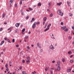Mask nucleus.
Wrapping results in <instances>:
<instances>
[{
    "label": "nucleus",
    "mask_w": 74,
    "mask_h": 74,
    "mask_svg": "<svg viewBox=\"0 0 74 74\" xmlns=\"http://www.w3.org/2000/svg\"><path fill=\"white\" fill-rule=\"evenodd\" d=\"M12 41L13 43H14V42H15V39H13L12 40Z\"/></svg>",
    "instance_id": "obj_30"
},
{
    "label": "nucleus",
    "mask_w": 74,
    "mask_h": 74,
    "mask_svg": "<svg viewBox=\"0 0 74 74\" xmlns=\"http://www.w3.org/2000/svg\"><path fill=\"white\" fill-rule=\"evenodd\" d=\"M19 25H20V23H16L15 24V26H16V27H19Z\"/></svg>",
    "instance_id": "obj_5"
},
{
    "label": "nucleus",
    "mask_w": 74,
    "mask_h": 74,
    "mask_svg": "<svg viewBox=\"0 0 74 74\" xmlns=\"http://www.w3.org/2000/svg\"><path fill=\"white\" fill-rule=\"evenodd\" d=\"M3 30V28H1L0 29V32H1Z\"/></svg>",
    "instance_id": "obj_39"
},
{
    "label": "nucleus",
    "mask_w": 74,
    "mask_h": 74,
    "mask_svg": "<svg viewBox=\"0 0 74 74\" xmlns=\"http://www.w3.org/2000/svg\"><path fill=\"white\" fill-rule=\"evenodd\" d=\"M7 40L8 42H10V40L9 39H7Z\"/></svg>",
    "instance_id": "obj_36"
},
{
    "label": "nucleus",
    "mask_w": 74,
    "mask_h": 74,
    "mask_svg": "<svg viewBox=\"0 0 74 74\" xmlns=\"http://www.w3.org/2000/svg\"><path fill=\"white\" fill-rule=\"evenodd\" d=\"M65 32H68V29H66L64 30Z\"/></svg>",
    "instance_id": "obj_26"
},
{
    "label": "nucleus",
    "mask_w": 74,
    "mask_h": 74,
    "mask_svg": "<svg viewBox=\"0 0 74 74\" xmlns=\"http://www.w3.org/2000/svg\"><path fill=\"white\" fill-rule=\"evenodd\" d=\"M62 61L63 62H65V60L64 59V58L62 59Z\"/></svg>",
    "instance_id": "obj_24"
},
{
    "label": "nucleus",
    "mask_w": 74,
    "mask_h": 74,
    "mask_svg": "<svg viewBox=\"0 0 74 74\" xmlns=\"http://www.w3.org/2000/svg\"><path fill=\"white\" fill-rule=\"evenodd\" d=\"M30 57L29 56H28L27 57V60H30Z\"/></svg>",
    "instance_id": "obj_14"
},
{
    "label": "nucleus",
    "mask_w": 74,
    "mask_h": 74,
    "mask_svg": "<svg viewBox=\"0 0 74 74\" xmlns=\"http://www.w3.org/2000/svg\"><path fill=\"white\" fill-rule=\"evenodd\" d=\"M47 25H48V23H47L45 24V27L44 28H45V27H47Z\"/></svg>",
    "instance_id": "obj_37"
},
{
    "label": "nucleus",
    "mask_w": 74,
    "mask_h": 74,
    "mask_svg": "<svg viewBox=\"0 0 74 74\" xmlns=\"http://www.w3.org/2000/svg\"><path fill=\"white\" fill-rule=\"evenodd\" d=\"M58 13L59 15L60 16H63V13L60 10H59L58 11Z\"/></svg>",
    "instance_id": "obj_1"
},
{
    "label": "nucleus",
    "mask_w": 74,
    "mask_h": 74,
    "mask_svg": "<svg viewBox=\"0 0 74 74\" xmlns=\"http://www.w3.org/2000/svg\"><path fill=\"white\" fill-rule=\"evenodd\" d=\"M73 55H71L70 58H72V57H73Z\"/></svg>",
    "instance_id": "obj_54"
},
{
    "label": "nucleus",
    "mask_w": 74,
    "mask_h": 74,
    "mask_svg": "<svg viewBox=\"0 0 74 74\" xmlns=\"http://www.w3.org/2000/svg\"><path fill=\"white\" fill-rule=\"evenodd\" d=\"M58 66H60V63H61V62H60V61L58 60L57 61V62Z\"/></svg>",
    "instance_id": "obj_4"
},
{
    "label": "nucleus",
    "mask_w": 74,
    "mask_h": 74,
    "mask_svg": "<svg viewBox=\"0 0 74 74\" xmlns=\"http://www.w3.org/2000/svg\"><path fill=\"white\" fill-rule=\"evenodd\" d=\"M31 46L32 47H34V45H31Z\"/></svg>",
    "instance_id": "obj_63"
},
{
    "label": "nucleus",
    "mask_w": 74,
    "mask_h": 74,
    "mask_svg": "<svg viewBox=\"0 0 74 74\" xmlns=\"http://www.w3.org/2000/svg\"><path fill=\"white\" fill-rule=\"evenodd\" d=\"M28 12H29V10L27 9L26 10Z\"/></svg>",
    "instance_id": "obj_61"
},
{
    "label": "nucleus",
    "mask_w": 74,
    "mask_h": 74,
    "mask_svg": "<svg viewBox=\"0 0 74 74\" xmlns=\"http://www.w3.org/2000/svg\"><path fill=\"white\" fill-rule=\"evenodd\" d=\"M60 66H58L57 68L58 71H60Z\"/></svg>",
    "instance_id": "obj_6"
},
{
    "label": "nucleus",
    "mask_w": 74,
    "mask_h": 74,
    "mask_svg": "<svg viewBox=\"0 0 74 74\" xmlns=\"http://www.w3.org/2000/svg\"><path fill=\"white\" fill-rule=\"evenodd\" d=\"M45 71H47V70H48V68H46V69H45Z\"/></svg>",
    "instance_id": "obj_28"
},
{
    "label": "nucleus",
    "mask_w": 74,
    "mask_h": 74,
    "mask_svg": "<svg viewBox=\"0 0 74 74\" xmlns=\"http://www.w3.org/2000/svg\"><path fill=\"white\" fill-rule=\"evenodd\" d=\"M32 74H36V71H34V72H32Z\"/></svg>",
    "instance_id": "obj_46"
},
{
    "label": "nucleus",
    "mask_w": 74,
    "mask_h": 74,
    "mask_svg": "<svg viewBox=\"0 0 74 74\" xmlns=\"http://www.w3.org/2000/svg\"><path fill=\"white\" fill-rule=\"evenodd\" d=\"M69 16H72V14L70 13H69Z\"/></svg>",
    "instance_id": "obj_27"
},
{
    "label": "nucleus",
    "mask_w": 74,
    "mask_h": 74,
    "mask_svg": "<svg viewBox=\"0 0 74 74\" xmlns=\"http://www.w3.org/2000/svg\"><path fill=\"white\" fill-rule=\"evenodd\" d=\"M5 40H7V38H4Z\"/></svg>",
    "instance_id": "obj_56"
},
{
    "label": "nucleus",
    "mask_w": 74,
    "mask_h": 74,
    "mask_svg": "<svg viewBox=\"0 0 74 74\" xmlns=\"http://www.w3.org/2000/svg\"><path fill=\"white\" fill-rule=\"evenodd\" d=\"M71 27L72 29H73V30H74V26H72Z\"/></svg>",
    "instance_id": "obj_47"
},
{
    "label": "nucleus",
    "mask_w": 74,
    "mask_h": 74,
    "mask_svg": "<svg viewBox=\"0 0 74 74\" xmlns=\"http://www.w3.org/2000/svg\"><path fill=\"white\" fill-rule=\"evenodd\" d=\"M25 31V29L24 28L22 30V31L23 32H24Z\"/></svg>",
    "instance_id": "obj_23"
},
{
    "label": "nucleus",
    "mask_w": 74,
    "mask_h": 74,
    "mask_svg": "<svg viewBox=\"0 0 74 74\" xmlns=\"http://www.w3.org/2000/svg\"><path fill=\"white\" fill-rule=\"evenodd\" d=\"M7 66H8V64H6L5 65V67H6V68H7Z\"/></svg>",
    "instance_id": "obj_29"
},
{
    "label": "nucleus",
    "mask_w": 74,
    "mask_h": 74,
    "mask_svg": "<svg viewBox=\"0 0 74 74\" xmlns=\"http://www.w3.org/2000/svg\"><path fill=\"white\" fill-rule=\"evenodd\" d=\"M67 3L68 5H70V2H69V1H68L67 2Z\"/></svg>",
    "instance_id": "obj_42"
},
{
    "label": "nucleus",
    "mask_w": 74,
    "mask_h": 74,
    "mask_svg": "<svg viewBox=\"0 0 74 74\" xmlns=\"http://www.w3.org/2000/svg\"><path fill=\"white\" fill-rule=\"evenodd\" d=\"M61 25H63V23L61 22Z\"/></svg>",
    "instance_id": "obj_48"
},
{
    "label": "nucleus",
    "mask_w": 74,
    "mask_h": 74,
    "mask_svg": "<svg viewBox=\"0 0 74 74\" xmlns=\"http://www.w3.org/2000/svg\"><path fill=\"white\" fill-rule=\"evenodd\" d=\"M62 4V2H60L59 3H57V5H58L60 6Z\"/></svg>",
    "instance_id": "obj_11"
},
{
    "label": "nucleus",
    "mask_w": 74,
    "mask_h": 74,
    "mask_svg": "<svg viewBox=\"0 0 74 74\" xmlns=\"http://www.w3.org/2000/svg\"><path fill=\"white\" fill-rule=\"evenodd\" d=\"M43 51L42 50V49L40 50V52H42Z\"/></svg>",
    "instance_id": "obj_51"
},
{
    "label": "nucleus",
    "mask_w": 74,
    "mask_h": 74,
    "mask_svg": "<svg viewBox=\"0 0 74 74\" xmlns=\"http://www.w3.org/2000/svg\"><path fill=\"white\" fill-rule=\"evenodd\" d=\"M22 62H23V63H25V60H23Z\"/></svg>",
    "instance_id": "obj_44"
},
{
    "label": "nucleus",
    "mask_w": 74,
    "mask_h": 74,
    "mask_svg": "<svg viewBox=\"0 0 74 74\" xmlns=\"http://www.w3.org/2000/svg\"><path fill=\"white\" fill-rule=\"evenodd\" d=\"M16 47H19V45H16Z\"/></svg>",
    "instance_id": "obj_53"
},
{
    "label": "nucleus",
    "mask_w": 74,
    "mask_h": 74,
    "mask_svg": "<svg viewBox=\"0 0 74 74\" xmlns=\"http://www.w3.org/2000/svg\"><path fill=\"white\" fill-rule=\"evenodd\" d=\"M18 31H17V30H15V32H16V33Z\"/></svg>",
    "instance_id": "obj_62"
},
{
    "label": "nucleus",
    "mask_w": 74,
    "mask_h": 74,
    "mask_svg": "<svg viewBox=\"0 0 74 74\" xmlns=\"http://www.w3.org/2000/svg\"><path fill=\"white\" fill-rule=\"evenodd\" d=\"M30 60H26V63L27 64H29L30 63Z\"/></svg>",
    "instance_id": "obj_7"
},
{
    "label": "nucleus",
    "mask_w": 74,
    "mask_h": 74,
    "mask_svg": "<svg viewBox=\"0 0 74 74\" xmlns=\"http://www.w3.org/2000/svg\"><path fill=\"white\" fill-rule=\"evenodd\" d=\"M40 5V6H41V3H39L38 4V6H39Z\"/></svg>",
    "instance_id": "obj_16"
},
{
    "label": "nucleus",
    "mask_w": 74,
    "mask_h": 74,
    "mask_svg": "<svg viewBox=\"0 0 74 74\" xmlns=\"http://www.w3.org/2000/svg\"><path fill=\"white\" fill-rule=\"evenodd\" d=\"M50 73H51V74H53V72L52 70H50Z\"/></svg>",
    "instance_id": "obj_32"
},
{
    "label": "nucleus",
    "mask_w": 74,
    "mask_h": 74,
    "mask_svg": "<svg viewBox=\"0 0 74 74\" xmlns=\"http://www.w3.org/2000/svg\"><path fill=\"white\" fill-rule=\"evenodd\" d=\"M47 18L46 17H45L43 18V21L45 22L46 21H47Z\"/></svg>",
    "instance_id": "obj_8"
},
{
    "label": "nucleus",
    "mask_w": 74,
    "mask_h": 74,
    "mask_svg": "<svg viewBox=\"0 0 74 74\" xmlns=\"http://www.w3.org/2000/svg\"><path fill=\"white\" fill-rule=\"evenodd\" d=\"M15 7H17V4H15Z\"/></svg>",
    "instance_id": "obj_49"
},
{
    "label": "nucleus",
    "mask_w": 74,
    "mask_h": 74,
    "mask_svg": "<svg viewBox=\"0 0 74 74\" xmlns=\"http://www.w3.org/2000/svg\"><path fill=\"white\" fill-rule=\"evenodd\" d=\"M53 16V13H51L50 15V17H52Z\"/></svg>",
    "instance_id": "obj_19"
},
{
    "label": "nucleus",
    "mask_w": 74,
    "mask_h": 74,
    "mask_svg": "<svg viewBox=\"0 0 74 74\" xmlns=\"http://www.w3.org/2000/svg\"><path fill=\"white\" fill-rule=\"evenodd\" d=\"M50 48L51 49H52V50H53V49H54V47H53V45H51L50 46Z\"/></svg>",
    "instance_id": "obj_3"
},
{
    "label": "nucleus",
    "mask_w": 74,
    "mask_h": 74,
    "mask_svg": "<svg viewBox=\"0 0 74 74\" xmlns=\"http://www.w3.org/2000/svg\"><path fill=\"white\" fill-rule=\"evenodd\" d=\"M61 29L62 30H64V29H66V26H64V27H61Z\"/></svg>",
    "instance_id": "obj_10"
},
{
    "label": "nucleus",
    "mask_w": 74,
    "mask_h": 74,
    "mask_svg": "<svg viewBox=\"0 0 74 74\" xmlns=\"http://www.w3.org/2000/svg\"><path fill=\"white\" fill-rule=\"evenodd\" d=\"M13 2V0H10V2H9L10 4H11Z\"/></svg>",
    "instance_id": "obj_12"
},
{
    "label": "nucleus",
    "mask_w": 74,
    "mask_h": 74,
    "mask_svg": "<svg viewBox=\"0 0 74 74\" xmlns=\"http://www.w3.org/2000/svg\"><path fill=\"white\" fill-rule=\"evenodd\" d=\"M28 37H29V36H25V39L26 40V39H27V38H28Z\"/></svg>",
    "instance_id": "obj_21"
},
{
    "label": "nucleus",
    "mask_w": 74,
    "mask_h": 74,
    "mask_svg": "<svg viewBox=\"0 0 74 74\" xmlns=\"http://www.w3.org/2000/svg\"><path fill=\"white\" fill-rule=\"evenodd\" d=\"M1 54H3V52H2L1 53Z\"/></svg>",
    "instance_id": "obj_64"
},
{
    "label": "nucleus",
    "mask_w": 74,
    "mask_h": 74,
    "mask_svg": "<svg viewBox=\"0 0 74 74\" xmlns=\"http://www.w3.org/2000/svg\"><path fill=\"white\" fill-rule=\"evenodd\" d=\"M49 25H48L47 26V28L49 29Z\"/></svg>",
    "instance_id": "obj_43"
},
{
    "label": "nucleus",
    "mask_w": 74,
    "mask_h": 74,
    "mask_svg": "<svg viewBox=\"0 0 74 74\" xmlns=\"http://www.w3.org/2000/svg\"><path fill=\"white\" fill-rule=\"evenodd\" d=\"M27 48L28 49H30V47H29V46H27Z\"/></svg>",
    "instance_id": "obj_40"
},
{
    "label": "nucleus",
    "mask_w": 74,
    "mask_h": 74,
    "mask_svg": "<svg viewBox=\"0 0 74 74\" xmlns=\"http://www.w3.org/2000/svg\"><path fill=\"white\" fill-rule=\"evenodd\" d=\"M51 3H49V6L50 7V6H51Z\"/></svg>",
    "instance_id": "obj_35"
},
{
    "label": "nucleus",
    "mask_w": 74,
    "mask_h": 74,
    "mask_svg": "<svg viewBox=\"0 0 74 74\" xmlns=\"http://www.w3.org/2000/svg\"><path fill=\"white\" fill-rule=\"evenodd\" d=\"M20 4L21 5L22 4V0L20 1Z\"/></svg>",
    "instance_id": "obj_25"
},
{
    "label": "nucleus",
    "mask_w": 74,
    "mask_h": 74,
    "mask_svg": "<svg viewBox=\"0 0 74 74\" xmlns=\"http://www.w3.org/2000/svg\"><path fill=\"white\" fill-rule=\"evenodd\" d=\"M6 70L7 71H9V69H7Z\"/></svg>",
    "instance_id": "obj_50"
},
{
    "label": "nucleus",
    "mask_w": 74,
    "mask_h": 74,
    "mask_svg": "<svg viewBox=\"0 0 74 74\" xmlns=\"http://www.w3.org/2000/svg\"><path fill=\"white\" fill-rule=\"evenodd\" d=\"M68 53L69 55H71L72 52H71V51H70L68 52Z\"/></svg>",
    "instance_id": "obj_17"
},
{
    "label": "nucleus",
    "mask_w": 74,
    "mask_h": 74,
    "mask_svg": "<svg viewBox=\"0 0 74 74\" xmlns=\"http://www.w3.org/2000/svg\"><path fill=\"white\" fill-rule=\"evenodd\" d=\"M22 69V66H20V70H21Z\"/></svg>",
    "instance_id": "obj_55"
},
{
    "label": "nucleus",
    "mask_w": 74,
    "mask_h": 74,
    "mask_svg": "<svg viewBox=\"0 0 74 74\" xmlns=\"http://www.w3.org/2000/svg\"><path fill=\"white\" fill-rule=\"evenodd\" d=\"M6 49H3V52H5Z\"/></svg>",
    "instance_id": "obj_45"
},
{
    "label": "nucleus",
    "mask_w": 74,
    "mask_h": 74,
    "mask_svg": "<svg viewBox=\"0 0 74 74\" xmlns=\"http://www.w3.org/2000/svg\"><path fill=\"white\" fill-rule=\"evenodd\" d=\"M37 24V23L36 22H35L34 23V24L32 25L33 29H34L36 27V25Z\"/></svg>",
    "instance_id": "obj_2"
},
{
    "label": "nucleus",
    "mask_w": 74,
    "mask_h": 74,
    "mask_svg": "<svg viewBox=\"0 0 74 74\" xmlns=\"http://www.w3.org/2000/svg\"><path fill=\"white\" fill-rule=\"evenodd\" d=\"M1 44H0V45L1 46L2 45H3V44H4V41H1Z\"/></svg>",
    "instance_id": "obj_9"
},
{
    "label": "nucleus",
    "mask_w": 74,
    "mask_h": 74,
    "mask_svg": "<svg viewBox=\"0 0 74 74\" xmlns=\"http://www.w3.org/2000/svg\"><path fill=\"white\" fill-rule=\"evenodd\" d=\"M37 46L39 47V48H40L41 47L40 46V43H38L37 44Z\"/></svg>",
    "instance_id": "obj_15"
},
{
    "label": "nucleus",
    "mask_w": 74,
    "mask_h": 74,
    "mask_svg": "<svg viewBox=\"0 0 74 74\" xmlns=\"http://www.w3.org/2000/svg\"><path fill=\"white\" fill-rule=\"evenodd\" d=\"M22 74H25V71H22Z\"/></svg>",
    "instance_id": "obj_38"
},
{
    "label": "nucleus",
    "mask_w": 74,
    "mask_h": 74,
    "mask_svg": "<svg viewBox=\"0 0 74 74\" xmlns=\"http://www.w3.org/2000/svg\"><path fill=\"white\" fill-rule=\"evenodd\" d=\"M7 23H6V22H5V23H4V25H7Z\"/></svg>",
    "instance_id": "obj_57"
},
{
    "label": "nucleus",
    "mask_w": 74,
    "mask_h": 74,
    "mask_svg": "<svg viewBox=\"0 0 74 74\" xmlns=\"http://www.w3.org/2000/svg\"><path fill=\"white\" fill-rule=\"evenodd\" d=\"M70 63H73V62H74V61H73V60H71L70 61Z\"/></svg>",
    "instance_id": "obj_34"
},
{
    "label": "nucleus",
    "mask_w": 74,
    "mask_h": 74,
    "mask_svg": "<svg viewBox=\"0 0 74 74\" xmlns=\"http://www.w3.org/2000/svg\"><path fill=\"white\" fill-rule=\"evenodd\" d=\"M36 24H37V25H38V24L40 25V22H38L36 23Z\"/></svg>",
    "instance_id": "obj_52"
},
{
    "label": "nucleus",
    "mask_w": 74,
    "mask_h": 74,
    "mask_svg": "<svg viewBox=\"0 0 74 74\" xmlns=\"http://www.w3.org/2000/svg\"><path fill=\"white\" fill-rule=\"evenodd\" d=\"M29 9L30 11H32V10H33V9H32V8H29Z\"/></svg>",
    "instance_id": "obj_33"
},
{
    "label": "nucleus",
    "mask_w": 74,
    "mask_h": 74,
    "mask_svg": "<svg viewBox=\"0 0 74 74\" xmlns=\"http://www.w3.org/2000/svg\"><path fill=\"white\" fill-rule=\"evenodd\" d=\"M49 28H46L45 30V32H46V31H47V30H49Z\"/></svg>",
    "instance_id": "obj_20"
},
{
    "label": "nucleus",
    "mask_w": 74,
    "mask_h": 74,
    "mask_svg": "<svg viewBox=\"0 0 74 74\" xmlns=\"http://www.w3.org/2000/svg\"><path fill=\"white\" fill-rule=\"evenodd\" d=\"M9 63L10 64H11V63H12V62L11 61H10Z\"/></svg>",
    "instance_id": "obj_58"
},
{
    "label": "nucleus",
    "mask_w": 74,
    "mask_h": 74,
    "mask_svg": "<svg viewBox=\"0 0 74 74\" xmlns=\"http://www.w3.org/2000/svg\"><path fill=\"white\" fill-rule=\"evenodd\" d=\"M32 21L33 22L34 21H35V19L34 18H32Z\"/></svg>",
    "instance_id": "obj_18"
},
{
    "label": "nucleus",
    "mask_w": 74,
    "mask_h": 74,
    "mask_svg": "<svg viewBox=\"0 0 74 74\" xmlns=\"http://www.w3.org/2000/svg\"><path fill=\"white\" fill-rule=\"evenodd\" d=\"M67 71L68 73H69L70 71H71V69H68L67 70Z\"/></svg>",
    "instance_id": "obj_13"
},
{
    "label": "nucleus",
    "mask_w": 74,
    "mask_h": 74,
    "mask_svg": "<svg viewBox=\"0 0 74 74\" xmlns=\"http://www.w3.org/2000/svg\"><path fill=\"white\" fill-rule=\"evenodd\" d=\"M69 39L70 40H71V37L70 36H69L68 37Z\"/></svg>",
    "instance_id": "obj_31"
},
{
    "label": "nucleus",
    "mask_w": 74,
    "mask_h": 74,
    "mask_svg": "<svg viewBox=\"0 0 74 74\" xmlns=\"http://www.w3.org/2000/svg\"><path fill=\"white\" fill-rule=\"evenodd\" d=\"M4 16H5V14H3V15H2L3 18H4Z\"/></svg>",
    "instance_id": "obj_22"
},
{
    "label": "nucleus",
    "mask_w": 74,
    "mask_h": 74,
    "mask_svg": "<svg viewBox=\"0 0 74 74\" xmlns=\"http://www.w3.org/2000/svg\"><path fill=\"white\" fill-rule=\"evenodd\" d=\"M55 61H52V63H55Z\"/></svg>",
    "instance_id": "obj_59"
},
{
    "label": "nucleus",
    "mask_w": 74,
    "mask_h": 74,
    "mask_svg": "<svg viewBox=\"0 0 74 74\" xmlns=\"http://www.w3.org/2000/svg\"><path fill=\"white\" fill-rule=\"evenodd\" d=\"M28 18H29V16H27L26 17V18H25V19H26V20H27V19H28Z\"/></svg>",
    "instance_id": "obj_41"
},
{
    "label": "nucleus",
    "mask_w": 74,
    "mask_h": 74,
    "mask_svg": "<svg viewBox=\"0 0 74 74\" xmlns=\"http://www.w3.org/2000/svg\"><path fill=\"white\" fill-rule=\"evenodd\" d=\"M55 71H58V69H55Z\"/></svg>",
    "instance_id": "obj_60"
}]
</instances>
